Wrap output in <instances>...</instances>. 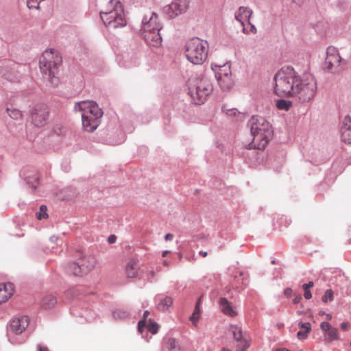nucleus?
Listing matches in <instances>:
<instances>
[{"instance_id":"45","label":"nucleus","mask_w":351,"mask_h":351,"mask_svg":"<svg viewBox=\"0 0 351 351\" xmlns=\"http://www.w3.org/2000/svg\"><path fill=\"white\" fill-rule=\"evenodd\" d=\"M38 351H49L47 347L42 346L41 345L38 346Z\"/></svg>"},{"instance_id":"12","label":"nucleus","mask_w":351,"mask_h":351,"mask_svg":"<svg viewBox=\"0 0 351 351\" xmlns=\"http://www.w3.org/2000/svg\"><path fill=\"white\" fill-rule=\"evenodd\" d=\"M162 28L158 16L152 12L150 16H145L142 21L141 33L150 32V31L161 30Z\"/></svg>"},{"instance_id":"46","label":"nucleus","mask_w":351,"mask_h":351,"mask_svg":"<svg viewBox=\"0 0 351 351\" xmlns=\"http://www.w3.org/2000/svg\"><path fill=\"white\" fill-rule=\"evenodd\" d=\"M173 238V235L171 233H168L165 235V239L166 241L171 240Z\"/></svg>"},{"instance_id":"19","label":"nucleus","mask_w":351,"mask_h":351,"mask_svg":"<svg viewBox=\"0 0 351 351\" xmlns=\"http://www.w3.org/2000/svg\"><path fill=\"white\" fill-rule=\"evenodd\" d=\"M13 293L14 287L12 283L0 284V304L8 301Z\"/></svg>"},{"instance_id":"25","label":"nucleus","mask_w":351,"mask_h":351,"mask_svg":"<svg viewBox=\"0 0 351 351\" xmlns=\"http://www.w3.org/2000/svg\"><path fill=\"white\" fill-rule=\"evenodd\" d=\"M299 326H300L301 330L298 332L297 337L299 339H304L308 337V335L311 331V324L308 322H300Z\"/></svg>"},{"instance_id":"17","label":"nucleus","mask_w":351,"mask_h":351,"mask_svg":"<svg viewBox=\"0 0 351 351\" xmlns=\"http://www.w3.org/2000/svg\"><path fill=\"white\" fill-rule=\"evenodd\" d=\"M341 140L348 145H351V117L346 116L341 128Z\"/></svg>"},{"instance_id":"38","label":"nucleus","mask_w":351,"mask_h":351,"mask_svg":"<svg viewBox=\"0 0 351 351\" xmlns=\"http://www.w3.org/2000/svg\"><path fill=\"white\" fill-rule=\"evenodd\" d=\"M313 282L311 281L307 284H304L302 287L304 290H308L309 288L312 287L313 286Z\"/></svg>"},{"instance_id":"49","label":"nucleus","mask_w":351,"mask_h":351,"mask_svg":"<svg viewBox=\"0 0 351 351\" xmlns=\"http://www.w3.org/2000/svg\"><path fill=\"white\" fill-rule=\"evenodd\" d=\"M275 351H290V350L288 349H286V348H278Z\"/></svg>"},{"instance_id":"18","label":"nucleus","mask_w":351,"mask_h":351,"mask_svg":"<svg viewBox=\"0 0 351 351\" xmlns=\"http://www.w3.org/2000/svg\"><path fill=\"white\" fill-rule=\"evenodd\" d=\"M219 305L221 312L229 317H234L237 315L235 308L226 298H220Z\"/></svg>"},{"instance_id":"41","label":"nucleus","mask_w":351,"mask_h":351,"mask_svg":"<svg viewBox=\"0 0 351 351\" xmlns=\"http://www.w3.org/2000/svg\"><path fill=\"white\" fill-rule=\"evenodd\" d=\"M348 327H349V324H348V322H343L341 324V328L343 330H347L348 329Z\"/></svg>"},{"instance_id":"30","label":"nucleus","mask_w":351,"mask_h":351,"mask_svg":"<svg viewBox=\"0 0 351 351\" xmlns=\"http://www.w3.org/2000/svg\"><path fill=\"white\" fill-rule=\"evenodd\" d=\"M169 351H182L181 348L174 339H169L166 343Z\"/></svg>"},{"instance_id":"14","label":"nucleus","mask_w":351,"mask_h":351,"mask_svg":"<svg viewBox=\"0 0 351 351\" xmlns=\"http://www.w3.org/2000/svg\"><path fill=\"white\" fill-rule=\"evenodd\" d=\"M29 319L27 316L14 318L10 323V328L14 333H22L29 325Z\"/></svg>"},{"instance_id":"6","label":"nucleus","mask_w":351,"mask_h":351,"mask_svg":"<svg viewBox=\"0 0 351 351\" xmlns=\"http://www.w3.org/2000/svg\"><path fill=\"white\" fill-rule=\"evenodd\" d=\"M189 94L197 105L203 104L213 90L210 80L206 77H195L189 80Z\"/></svg>"},{"instance_id":"23","label":"nucleus","mask_w":351,"mask_h":351,"mask_svg":"<svg viewBox=\"0 0 351 351\" xmlns=\"http://www.w3.org/2000/svg\"><path fill=\"white\" fill-rule=\"evenodd\" d=\"M229 331L232 334L234 342L249 337L247 334L243 332L241 328L237 325H231Z\"/></svg>"},{"instance_id":"50","label":"nucleus","mask_w":351,"mask_h":351,"mask_svg":"<svg viewBox=\"0 0 351 351\" xmlns=\"http://www.w3.org/2000/svg\"><path fill=\"white\" fill-rule=\"evenodd\" d=\"M326 319H327L328 320H330V319H332V316H331V315H330V314H327V315H326Z\"/></svg>"},{"instance_id":"20","label":"nucleus","mask_w":351,"mask_h":351,"mask_svg":"<svg viewBox=\"0 0 351 351\" xmlns=\"http://www.w3.org/2000/svg\"><path fill=\"white\" fill-rule=\"evenodd\" d=\"M125 274L128 278H136L138 275V261L130 259L125 266Z\"/></svg>"},{"instance_id":"3","label":"nucleus","mask_w":351,"mask_h":351,"mask_svg":"<svg viewBox=\"0 0 351 351\" xmlns=\"http://www.w3.org/2000/svg\"><path fill=\"white\" fill-rule=\"evenodd\" d=\"M75 110L82 114V127L84 131L93 132L97 128L103 112L95 101H80L75 105Z\"/></svg>"},{"instance_id":"42","label":"nucleus","mask_w":351,"mask_h":351,"mask_svg":"<svg viewBox=\"0 0 351 351\" xmlns=\"http://www.w3.org/2000/svg\"><path fill=\"white\" fill-rule=\"evenodd\" d=\"M293 291L291 288H287L285 289L284 291V293L285 295L287 296H289L291 295V294L292 293Z\"/></svg>"},{"instance_id":"10","label":"nucleus","mask_w":351,"mask_h":351,"mask_svg":"<svg viewBox=\"0 0 351 351\" xmlns=\"http://www.w3.org/2000/svg\"><path fill=\"white\" fill-rule=\"evenodd\" d=\"M343 60L338 50L334 47H329L326 50V58L324 62L325 69L330 72H337L341 69Z\"/></svg>"},{"instance_id":"13","label":"nucleus","mask_w":351,"mask_h":351,"mask_svg":"<svg viewBox=\"0 0 351 351\" xmlns=\"http://www.w3.org/2000/svg\"><path fill=\"white\" fill-rule=\"evenodd\" d=\"M188 6V0H173L167 8L166 12L170 17H173L186 12Z\"/></svg>"},{"instance_id":"39","label":"nucleus","mask_w":351,"mask_h":351,"mask_svg":"<svg viewBox=\"0 0 351 351\" xmlns=\"http://www.w3.org/2000/svg\"><path fill=\"white\" fill-rule=\"evenodd\" d=\"M304 297L307 300L311 299L312 298L311 291L309 290H304Z\"/></svg>"},{"instance_id":"52","label":"nucleus","mask_w":351,"mask_h":351,"mask_svg":"<svg viewBox=\"0 0 351 351\" xmlns=\"http://www.w3.org/2000/svg\"><path fill=\"white\" fill-rule=\"evenodd\" d=\"M251 28H252V32H256V28H255V27L254 25H251Z\"/></svg>"},{"instance_id":"29","label":"nucleus","mask_w":351,"mask_h":351,"mask_svg":"<svg viewBox=\"0 0 351 351\" xmlns=\"http://www.w3.org/2000/svg\"><path fill=\"white\" fill-rule=\"evenodd\" d=\"M292 105V103L285 99H279L276 102V106L279 110H289Z\"/></svg>"},{"instance_id":"9","label":"nucleus","mask_w":351,"mask_h":351,"mask_svg":"<svg viewBox=\"0 0 351 351\" xmlns=\"http://www.w3.org/2000/svg\"><path fill=\"white\" fill-rule=\"evenodd\" d=\"M212 69L215 71L219 86L223 89H230L233 84L230 65L228 63L221 66L212 64Z\"/></svg>"},{"instance_id":"33","label":"nucleus","mask_w":351,"mask_h":351,"mask_svg":"<svg viewBox=\"0 0 351 351\" xmlns=\"http://www.w3.org/2000/svg\"><path fill=\"white\" fill-rule=\"evenodd\" d=\"M334 293L332 289H327L324 295L322 298V300L324 303H327L328 302H331L333 300Z\"/></svg>"},{"instance_id":"43","label":"nucleus","mask_w":351,"mask_h":351,"mask_svg":"<svg viewBox=\"0 0 351 351\" xmlns=\"http://www.w3.org/2000/svg\"><path fill=\"white\" fill-rule=\"evenodd\" d=\"M58 241V237L56 235H52L50 237V241L52 243H57Z\"/></svg>"},{"instance_id":"37","label":"nucleus","mask_w":351,"mask_h":351,"mask_svg":"<svg viewBox=\"0 0 351 351\" xmlns=\"http://www.w3.org/2000/svg\"><path fill=\"white\" fill-rule=\"evenodd\" d=\"M320 328L323 331L327 332L330 328H332V326L328 322H324L321 323Z\"/></svg>"},{"instance_id":"8","label":"nucleus","mask_w":351,"mask_h":351,"mask_svg":"<svg viewBox=\"0 0 351 351\" xmlns=\"http://www.w3.org/2000/svg\"><path fill=\"white\" fill-rule=\"evenodd\" d=\"M62 62V58L60 53L52 49L45 50L39 60L41 72L51 79L55 77L56 71Z\"/></svg>"},{"instance_id":"53","label":"nucleus","mask_w":351,"mask_h":351,"mask_svg":"<svg viewBox=\"0 0 351 351\" xmlns=\"http://www.w3.org/2000/svg\"><path fill=\"white\" fill-rule=\"evenodd\" d=\"M219 351H231L230 350L228 349V348H222L221 350H220Z\"/></svg>"},{"instance_id":"27","label":"nucleus","mask_w":351,"mask_h":351,"mask_svg":"<svg viewBox=\"0 0 351 351\" xmlns=\"http://www.w3.org/2000/svg\"><path fill=\"white\" fill-rule=\"evenodd\" d=\"M202 302V296L198 299L196 302L194 311L191 315L190 319L195 324V322L199 319L201 311H200V304Z\"/></svg>"},{"instance_id":"24","label":"nucleus","mask_w":351,"mask_h":351,"mask_svg":"<svg viewBox=\"0 0 351 351\" xmlns=\"http://www.w3.org/2000/svg\"><path fill=\"white\" fill-rule=\"evenodd\" d=\"M147 328V330L152 332V334H156L158 330V325L156 323L152 322L150 319L149 320V323L146 324L145 320H141L138 322V327L140 332H143V329L144 327Z\"/></svg>"},{"instance_id":"31","label":"nucleus","mask_w":351,"mask_h":351,"mask_svg":"<svg viewBox=\"0 0 351 351\" xmlns=\"http://www.w3.org/2000/svg\"><path fill=\"white\" fill-rule=\"evenodd\" d=\"M69 269L71 271L75 276L81 274L82 272H85L82 269V267L80 263L76 264L75 263H73L70 264Z\"/></svg>"},{"instance_id":"48","label":"nucleus","mask_w":351,"mask_h":351,"mask_svg":"<svg viewBox=\"0 0 351 351\" xmlns=\"http://www.w3.org/2000/svg\"><path fill=\"white\" fill-rule=\"evenodd\" d=\"M170 253V251L169 250H165L163 252H162V256L165 257L168 254Z\"/></svg>"},{"instance_id":"5","label":"nucleus","mask_w":351,"mask_h":351,"mask_svg":"<svg viewBox=\"0 0 351 351\" xmlns=\"http://www.w3.org/2000/svg\"><path fill=\"white\" fill-rule=\"evenodd\" d=\"M208 44L206 40L195 37L185 45L184 53L186 59L193 64H203L207 59Z\"/></svg>"},{"instance_id":"54","label":"nucleus","mask_w":351,"mask_h":351,"mask_svg":"<svg viewBox=\"0 0 351 351\" xmlns=\"http://www.w3.org/2000/svg\"><path fill=\"white\" fill-rule=\"evenodd\" d=\"M149 314L148 311H145L144 313V316L146 317Z\"/></svg>"},{"instance_id":"32","label":"nucleus","mask_w":351,"mask_h":351,"mask_svg":"<svg viewBox=\"0 0 351 351\" xmlns=\"http://www.w3.org/2000/svg\"><path fill=\"white\" fill-rule=\"evenodd\" d=\"M56 303V299L53 296H47L43 299V305L45 308H51Z\"/></svg>"},{"instance_id":"34","label":"nucleus","mask_w":351,"mask_h":351,"mask_svg":"<svg viewBox=\"0 0 351 351\" xmlns=\"http://www.w3.org/2000/svg\"><path fill=\"white\" fill-rule=\"evenodd\" d=\"M7 112H8L9 116L14 119H19L22 116L21 112L19 110H16V109L7 108Z\"/></svg>"},{"instance_id":"4","label":"nucleus","mask_w":351,"mask_h":351,"mask_svg":"<svg viewBox=\"0 0 351 351\" xmlns=\"http://www.w3.org/2000/svg\"><path fill=\"white\" fill-rule=\"evenodd\" d=\"M251 133L253 136L252 143L254 148L264 149L271 135V128L268 121L262 117H252L250 120Z\"/></svg>"},{"instance_id":"28","label":"nucleus","mask_w":351,"mask_h":351,"mask_svg":"<svg viewBox=\"0 0 351 351\" xmlns=\"http://www.w3.org/2000/svg\"><path fill=\"white\" fill-rule=\"evenodd\" d=\"M325 339L328 341H332L339 339L337 329L332 327V328L326 332Z\"/></svg>"},{"instance_id":"55","label":"nucleus","mask_w":351,"mask_h":351,"mask_svg":"<svg viewBox=\"0 0 351 351\" xmlns=\"http://www.w3.org/2000/svg\"><path fill=\"white\" fill-rule=\"evenodd\" d=\"M151 274H152V277H154V275H155L154 271H152L151 272Z\"/></svg>"},{"instance_id":"26","label":"nucleus","mask_w":351,"mask_h":351,"mask_svg":"<svg viewBox=\"0 0 351 351\" xmlns=\"http://www.w3.org/2000/svg\"><path fill=\"white\" fill-rule=\"evenodd\" d=\"M251 344V339L249 337L240 339L234 342V351H246Z\"/></svg>"},{"instance_id":"44","label":"nucleus","mask_w":351,"mask_h":351,"mask_svg":"<svg viewBox=\"0 0 351 351\" xmlns=\"http://www.w3.org/2000/svg\"><path fill=\"white\" fill-rule=\"evenodd\" d=\"M115 240H116V237L114 236V235H111L108 237V242L110 243H113L115 242Z\"/></svg>"},{"instance_id":"22","label":"nucleus","mask_w":351,"mask_h":351,"mask_svg":"<svg viewBox=\"0 0 351 351\" xmlns=\"http://www.w3.org/2000/svg\"><path fill=\"white\" fill-rule=\"evenodd\" d=\"M80 263L82 267V269L86 272L94 269L96 265V259L93 256H86L80 260Z\"/></svg>"},{"instance_id":"1","label":"nucleus","mask_w":351,"mask_h":351,"mask_svg":"<svg viewBox=\"0 0 351 351\" xmlns=\"http://www.w3.org/2000/svg\"><path fill=\"white\" fill-rule=\"evenodd\" d=\"M100 17L109 29L114 30L127 25L123 5L119 0L109 1L100 12Z\"/></svg>"},{"instance_id":"40","label":"nucleus","mask_w":351,"mask_h":351,"mask_svg":"<svg viewBox=\"0 0 351 351\" xmlns=\"http://www.w3.org/2000/svg\"><path fill=\"white\" fill-rule=\"evenodd\" d=\"M302 300V296L300 295H297L295 296L294 299L293 300V302L294 304L299 303Z\"/></svg>"},{"instance_id":"16","label":"nucleus","mask_w":351,"mask_h":351,"mask_svg":"<svg viewBox=\"0 0 351 351\" xmlns=\"http://www.w3.org/2000/svg\"><path fill=\"white\" fill-rule=\"evenodd\" d=\"M252 14V11L247 7H240L239 10L235 12V19L237 21L241 23L243 27V31L245 32L246 27L245 23L247 22L251 25L250 18Z\"/></svg>"},{"instance_id":"51","label":"nucleus","mask_w":351,"mask_h":351,"mask_svg":"<svg viewBox=\"0 0 351 351\" xmlns=\"http://www.w3.org/2000/svg\"><path fill=\"white\" fill-rule=\"evenodd\" d=\"M162 264L165 266H168L169 265V262L167 261H164Z\"/></svg>"},{"instance_id":"15","label":"nucleus","mask_w":351,"mask_h":351,"mask_svg":"<svg viewBox=\"0 0 351 351\" xmlns=\"http://www.w3.org/2000/svg\"><path fill=\"white\" fill-rule=\"evenodd\" d=\"M160 30L150 31V32L141 33L145 40L151 47H159L162 44V36L160 34Z\"/></svg>"},{"instance_id":"35","label":"nucleus","mask_w":351,"mask_h":351,"mask_svg":"<svg viewBox=\"0 0 351 351\" xmlns=\"http://www.w3.org/2000/svg\"><path fill=\"white\" fill-rule=\"evenodd\" d=\"M48 217L47 213V207L46 206L42 205L40 207V211L36 213V217L38 219H45Z\"/></svg>"},{"instance_id":"7","label":"nucleus","mask_w":351,"mask_h":351,"mask_svg":"<svg viewBox=\"0 0 351 351\" xmlns=\"http://www.w3.org/2000/svg\"><path fill=\"white\" fill-rule=\"evenodd\" d=\"M295 87L292 97L301 103H306L311 101L315 96L317 91V82L311 75H305L300 77L299 83Z\"/></svg>"},{"instance_id":"21","label":"nucleus","mask_w":351,"mask_h":351,"mask_svg":"<svg viewBox=\"0 0 351 351\" xmlns=\"http://www.w3.org/2000/svg\"><path fill=\"white\" fill-rule=\"evenodd\" d=\"M173 304V299L169 296H166L164 298H160L158 300L156 307L157 309L162 312H167L170 310Z\"/></svg>"},{"instance_id":"47","label":"nucleus","mask_w":351,"mask_h":351,"mask_svg":"<svg viewBox=\"0 0 351 351\" xmlns=\"http://www.w3.org/2000/svg\"><path fill=\"white\" fill-rule=\"evenodd\" d=\"M199 254L202 256L203 257H206L208 255V253L206 252L200 251Z\"/></svg>"},{"instance_id":"11","label":"nucleus","mask_w":351,"mask_h":351,"mask_svg":"<svg viewBox=\"0 0 351 351\" xmlns=\"http://www.w3.org/2000/svg\"><path fill=\"white\" fill-rule=\"evenodd\" d=\"M49 111L46 105L38 104L32 112V121L37 127L45 125L48 119Z\"/></svg>"},{"instance_id":"36","label":"nucleus","mask_w":351,"mask_h":351,"mask_svg":"<svg viewBox=\"0 0 351 351\" xmlns=\"http://www.w3.org/2000/svg\"><path fill=\"white\" fill-rule=\"evenodd\" d=\"M44 0H28L27 6L29 8H38L40 3Z\"/></svg>"},{"instance_id":"2","label":"nucleus","mask_w":351,"mask_h":351,"mask_svg":"<svg viewBox=\"0 0 351 351\" xmlns=\"http://www.w3.org/2000/svg\"><path fill=\"white\" fill-rule=\"evenodd\" d=\"M300 76L291 67H283L274 75V93L279 97H291Z\"/></svg>"}]
</instances>
